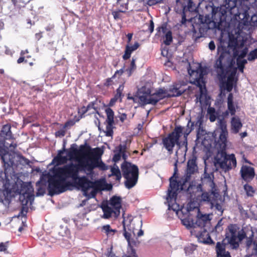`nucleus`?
I'll list each match as a JSON object with an SVG mask.
<instances>
[{"mask_svg":"<svg viewBox=\"0 0 257 257\" xmlns=\"http://www.w3.org/2000/svg\"><path fill=\"white\" fill-rule=\"evenodd\" d=\"M1 177L5 181L4 184L5 191L7 196L11 195L12 193H15L20 195V198L22 200L23 204L31 203L34 199L33 188L30 183L23 182L21 184L20 188L17 186L15 181L17 178L15 172L14 170V176L10 177L8 180L6 178L4 172L1 173Z\"/></svg>","mask_w":257,"mask_h":257,"instance_id":"2","label":"nucleus"},{"mask_svg":"<svg viewBox=\"0 0 257 257\" xmlns=\"http://www.w3.org/2000/svg\"><path fill=\"white\" fill-rule=\"evenodd\" d=\"M167 98V89L164 88H160L152 94L149 99L146 97L140 96V100L145 104L156 105L160 100Z\"/></svg>","mask_w":257,"mask_h":257,"instance_id":"14","label":"nucleus"},{"mask_svg":"<svg viewBox=\"0 0 257 257\" xmlns=\"http://www.w3.org/2000/svg\"><path fill=\"white\" fill-rule=\"evenodd\" d=\"M169 30L167 28V23H164L160 26L158 27L156 29V36H160L162 32L164 34H166Z\"/></svg>","mask_w":257,"mask_h":257,"instance_id":"45","label":"nucleus"},{"mask_svg":"<svg viewBox=\"0 0 257 257\" xmlns=\"http://www.w3.org/2000/svg\"><path fill=\"white\" fill-rule=\"evenodd\" d=\"M185 0H176V6L175 7V10L177 13L181 12L182 10H184V8H185V11L188 13L193 11L192 8L193 2L191 0L188 2L187 6H186L184 2Z\"/></svg>","mask_w":257,"mask_h":257,"instance_id":"25","label":"nucleus"},{"mask_svg":"<svg viewBox=\"0 0 257 257\" xmlns=\"http://www.w3.org/2000/svg\"><path fill=\"white\" fill-rule=\"evenodd\" d=\"M123 177L125 179L124 184L127 189L133 188L137 184L139 177L138 166L129 162H123L120 166Z\"/></svg>","mask_w":257,"mask_h":257,"instance_id":"7","label":"nucleus"},{"mask_svg":"<svg viewBox=\"0 0 257 257\" xmlns=\"http://www.w3.org/2000/svg\"><path fill=\"white\" fill-rule=\"evenodd\" d=\"M154 30V23L152 20L150 21V23L148 26V30L150 33H152Z\"/></svg>","mask_w":257,"mask_h":257,"instance_id":"62","label":"nucleus"},{"mask_svg":"<svg viewBox=\"0 0 257 257\" xmlns=\"http://www.w3.org/2000/svg\"><path fill=\"white\" fill-rule=\"evenodd\" d=\"M198 169L197 158L195 156H193L187 161L186 174L183 176L184 184H185L187 182H190L191 175L197 173ZM183 185H184V184H183Z\"/></svg>","mask_w":257,"mask_h":257,"instance_id":"15","label":"nucleus"},{"mask_svg":"<svg viewBox=\"0 0 257 257\" xmlns=\"http://www.w3.org/2000/svg\"><path fill=\"white\" fill-rule=\"evenodd\" d=\"M192 73L193 75H195V78L192 83L195 84L199 88V99L201 101L203 97L205 96L206 95L205 82L204 79V76L206 74V71L204 68L200 66L196 70L192 71Z\"/></svg>","mask_w":257,"mask_h":257,"instance_id":"11","label":"nucleus"},{"mask_svg":"<svg viewBox=\"0 0 257 257\" xmlns=\"http://www.w3.org/2000/svg\"><path fill=\"white\" fill-rule=\"evenodd\" d=\"M239 173L241 179L246 183L250 182L255 175L254 168L246 165L241 166Z\"/></svg>","mask_w":257,"mask_h":257,"instance_id":"20","label":"nucleus"},{"mask_svg":"<svg viewBox=\"0 0 257 257\" xmlns=\"http://www.w3.org/2000/svg\"><path fill=\"white\" fill-rule=\"evenodd\" d=\"M136 68V64H135V60L134 59H132L130 67L129 69H127L126 70L127 71H129L128 75L130 76L132 74V72Z\"/></svg>","mask_w":257,"mask_h":257,"instance_id":"57","label":"nucleus"},{"mask_svg":"<svg viewBox=\"0 0 257 257\" xmlns=\"http://www.w3.org/2000/svg\"><path fill=\"white\" fill-rule=\"evenodd\" d=\"M227 136L228 133H220L218 140V143L220 147H222L223 148H225L226 147Z\"/></svg>","mask_w":257,"mask_h":257,"instance_id":"39","label":"nucleus"},{"mask_svg":"<svg viewBox=\"0 0 257 257\" xmlns=\"http://www.w3.org/2000/svg\"><path fill=\"white\" fill-rule=\"evenodd\" d=\"M193 28L192 30V38L195 41H197L198 39L202 37V29L198 28V32L195 29V27L192 25Z\"/></svg>","mask_w":257,"mask_h":257,"instance_id":"42","label":"nucleus"},{"mask_svg":"<svg viewBox=\"0 0 257 257\" xmlns=\"http://www.w3.org/2000/svg\"><path fill=\"white\" fill-rule=\"evenodd\" d=\"M127 149L126 144H119L118 146L116 147L113 150L114 155L112 158V161L114 163L118 162L121 158V154Z\"/></svg>","mask_w":257,"mask_h":257,"instance_id":"28","label":"nucleus"},{"mask_svg":"<svg viewBox=\"0 0 257 257\" xmlns=\"http://www.w3.org/2000/svg\"><path fill=\"white\" fill-rule=\"evenodd\" d=\"M11 129V125L10 124H5L3 126L1 135L5 140H10L13 138Z\"/></svg>","mask_w":257,"mask_h":257,"instance_id":"32","label":"nucleus"},{"mask_svg":"<svg viewBox=\"0 0 257 257\" xmlns=\"http://www.w3.org/2000/svg\"><path fill=\"white\" fill-rule=\"evenodd\" d=\"M214 175L212 173H208L206 171L204 172L203 177L201 178V184H199L195 188L198 191H203V186H206L208 189H214L215 187V183L213 181Z\"/></svg>","mask_w":257,"mask_h":257,"instance_id":"19","label":"nucleus"},{"mask_svg":"<svg viewBox=\"0 0 257 257\" xmlns=\"http://www.w3.org/2000/svg\"><path fill=\"white\" fill-rule=\"evenodd\" d=\"M117 6L120 11L124 13L128 10V0H116Z\"/></svg>","mask_w":257,"mask_h":257,"instance_id":"38","label":"nucleus"},{"mask_svg":"<svg viewBox=\"0 0 257 257\" xmlns=\"http://www.w3.org/2000/svg\"><path fill=\"white\" fill-rule=\"evenodd\" d=\"M88 110L87 108V107L83 106L80 108V109L78 110V113L80 114L81 117H82V115H84L85 113H86Z\"/></svg>","mask_w":257,"mask_h":257,"instance_id":"60","label":"nucleus"},{"mask_svg":"<svg viewBox=\"0 0 257 257\" xmlns=\"http://www.w3.org/2000/svg\"><path fill=\"white\" fill-rule=\"evenodd\" d=\"M96 102L95 101L90 102L86 106L87 109L89 110L91 109H93L97 110V108L95 107Z\"/></svg>","mask_w":257,"mask_h":257,"instance_id":"61","label":"nucleus"},{"mask_svg":"<svg viewBox=\"0 0 257 257\" xmlns=\"http://www.w3.org/2000/svg\"><path fill=\"white\" fill-rule=\"evenodd\" d=\"M248 52V48L247 47L244 48L240 52L237 58H239L240 59H242L244 57H245L247 53Z\"/></svg>","mask_w":257,"mask_h":257,"instance_id":"55","label":"nucleus"},{"mask_svg":"<svg viewBox=\"0 0 257 257\" xmlns=\"http://www.w3.org/2000/svg\"><path fill=\"white\" fill-rule=\"evenodd\" d=\"M227 110L224 112V115H228L229 113L231 115H235L236 109L233 103V95L232 93H230L227 97Z\"/></svg>","mask_w":257,"mask_h":257,"instance_id":"29","label":"nucleus"},{"mask_svg":"<svg viewBox=\"0 0 257 257\" xmlns=\"http://www.w3.org/2000/svg\"><path fill=\"white\" fill-rule=\"evenodd\" d=\"M125 255L126 257H138L136 254L135 249H134V247L130 246H129Z\"/></svg>","mask_w":257,"mask_h":257,"instance_id":"52","label":"nucleus"},{"mask_svg":"<svg viewBox=\"0 0 257 257\" xmlns=\"http://www.w3.org/2000/svg\"><path fill=\"white\" fill-rule=\"evenodd\" d=\"M101 231L103 232L108 237H112L117 232L115 229H112L109 224L103 225L101 228Z\"/></svg>","mask_w":257,"mask_h":257,"instance_id":"34","label":"nucleus"},{"mask_svg":"<svg viewBox=\"0 0 257 257\" xmlns=\"http://www.w3.org/2000/svg\"><path fill=\"white\" fill-rule=\"evenodd\" d=\"M199 22L201 23V24L203 25H206L207 27L205 28L206 29H207L209 28V26L208 25L210 23L211 20L209 19L208 17H204L202 15H199Z\"/></svg>","mask_w":257,"mask_h":257,"instance_id":"47","label":"nucleus"},{"mask_svg":"<svg viewBox=\"0 0 257 257\" xmlns=\"http://www.w3.org/2000/svg\"><path fill=\"white\" fill-rule=\"evenodd\" d=\"M180 85L178 84H174L171 86L168 90H167V98L179 96L181 95L185 90H180Z\"/></svg>","mask_w":257,"mask_h":257,"instance_id":"27","label":"nucleus"},{"mask_svg":"<svg viewBox=\"0 0 257 257\" xmlns=\"http://www.w3.org/2000/svg\"><path fill=\"white\" fill-rule=\"evenodd\" d=\"M140 94H142V95H140V96H144L147 99H149L150 96L152 95V91L150 88H147L146 87H142L140 91Z\"/></svg>","mask_w":257,"mask_h":257,"instance_id":"44","label":"nucleus"},{"mask_svg":"<svg viewBox=\"0 0 257 257\" xmlns=\"http://www.w3.org/2000/svg\"><path fill=\"white\" fill-rule=\"evenodd\" d=\"M209 189V192H203L201 194V199L204 201L211 202L213 200V196H215L214 189Z\"/></svg>","mask_w":257,"mask_h":257,"instance_id":"33","label":"nucleus"},{"mask_svg":"<svg viewBox=\"0 0 257 257\" xmlns=\"http://www.w3.org/2000/svg\"><path fill=\"white\" fill-rule=\"evenodd\" d=\"M253 232H251V234L248 237H247L246 236L245 237H246V246L248 249H249L251 245H253Z\"/></svg>","mask_w":257,"mask_h":257,"instance_id":"51","label":"nucleus"},{"mask_svg":"<svg viewBox=\"0 0 257 257\" xmlns=\"http://www.w3.org/2000/svg\"><path fill=\"white\" fill-rule=\"evenodd\" d=\"M76 146L75 144L72 145L67 152L70 159H75L78 162V160L92 161L95 159L99 165L106 166L101 159L103 151L100 148H91L87 143L80 145L79 149L76 148Z\"/></svg>","mask_w":257,"mask_h":257,"instance_id":"3","label":"nucleus"},{"mask_svg":"<svg viewBox=\"0 0 257 257\" xmlns=\"http://www.w3.org/2000/svg\"><path fill=\"white\" fill-rule=\"evenodd\" d=\"M58 172L54 168L52 172L53 175L48 178V190L49 194L51 196L65 192L72 185L71 182L67 181L62 175L58 174Z\"/></svg>","mask_w":257,"mask_h":257,"instance_id":"6","label":"nucleus"},{"mask_svg":"<svg viewBox=\"0 0 257 257\" xmlns=\"http://www.w3.org/2000/svg\"><path fill=\"white\" fill-rule=\"evenodd\" d=\"M190 122V120L189 121L188 124H187V128H186L185 130H184V127L183 128V133L182 135H183V137L184 138V141L183 142V145H185L186 147L187 145V137L189 135V134L191 132L192 129L189 128V123Z\"/></svg>","mask_w":257,"mask_h":257,"instance_id":"43","label":"nucleus"},{"mask_svg":"<svg viewBox=\"0 0 257 257\" xmlns=\"http://www.w3.org/2000/svg\"><path fill=\"white\" fill-rule=\"evenodd\" d=\"M209 215L203 214L198 209V213L196 216V220L194 222V229H201L204 228H210L211 222Z\"/></svg>","mask_w":257,"mask_h":257,"instance_id":"16","label":"nucleus"},{"mask_svg":"<svg viewBox=\"0 0 257 257\" xmlns=\"http://www.w3.org/2000/svg\"><path fill=\"white\" fill-rule=\"evenodd\" d=\"M107 118L105 120L107 123L106 131H104L105 136L111 137L113 135L112 126L114 124V112L110 108H107L105 109Z\"/></svg>","mask_w":257,"mask_h":257,"instance_id":"21","label":"nucleus"},{"mask_svg":"<svg viewBox=\"0 0 257 257\" xmlns=\"http://www.w3.org/2000/svg\"><path fill=\"white\" fill-rule=\"evenodd\" d=\"M101 208L103 212L104 218H109L112 216V214L115 215L114 209L109 205L107 201L102 203Z\"/></svg>","mask_w":257,"mask_h":257,"instance_id":"31","label":"nucleus"},{"mask_svg":"<svg viewBox=\"0 0 257 257\" xmlns=\"http://www.w3.org/2000/svg\"><path fill=\"white\" fill-rule=\"evenodd\" d=\"M177 163L178 161H176L174 164L173 175L169 179V189L168 190L167 198L168 201H171L172 200H175L179 190L185 191L192 196L193 193L192 190L195 188V186L191 184L190 182H187L184 184V185H183L184 184L183 177H181L179 181L177 180L178 178Z\"/></svg>","mask_w":257,"mask_h":257,"instance_id":"5","label":"nucleus"},{"mask_svg":"<svg viewBox=\"0 0 257 257\" xmlns=\"http://www.w3.org/2000/svg\"><path fill=\"white\" fill-rule=\"evenodd\" d=\"M110 206L115 210V216L117 217L120 214V210L121 208V198L119 196H113L108 202Z\"/></svg>","mask_w":257,"mask_h":257,"instance_id":"23","label":"nucleus"},{"mask_svg":"<svg viewBox=\"0 0 257 257\" xmlns=\"http://www.w3.org/2000/svg\"><path fill=\"white\" fill-rule=\"evenodd\" d=\"M45 193V189L42 187H39L37 189V192L36 193L37 196H42Z\"/></svg>","mask_w":257,"mask_h":257,"instance_id":"63","label":"nucleus"},{"mask_svg":"<svg viewBox=\"0 0 257 257\" xmlns=\"http://www.w3.org/2000/svg\"><path fill=\"white\" fill-rule=\"evenodd\" d=\"M122 13L120 11V9H118V11H113L112 12V15L113 17V18L115 20L117 21L118 20H121L122 18V15L121 13Z\"/></svg>","mask_w":257,"mask_h":257,"instance_id":"54","label":"nucleus"},{"mask_svg":"<svg viewBox=\"0 0 257 257\" xmlns=\"http://www.w3.org/2000/svg\"><path fill=\"white\" fill-rule=\"evenodd\" d=\"M216 257H231V256L229 251H226L224 253L216 254Z\"/></svg>","mask_w":257,"mask_h":257,"instance_id":"64","label":"nucleus"},{"mask_svg":"<svg viewBox=\"0 0 257 257\" xmlns=\"http://www.w3.org/2000/svg\"><path fill=\"white\" fill-rule=\"evenodd\" d=\"M184 10H185V8H184ZM182 20L181 21V23L182 25H184L186 24V22L187 21H189V20H187L186 19V13H187V12H186L185 10H182Z\"/></svg>","mask_w":257,"mask_h":257,"instance_id":"56","label":"nucleus"},{"mask_svg":"<svg viewBox=\"0 0 257 257\" xmlns=\"http://www.w3.org/2000/svg\"><path fill=\"white\" fill-rule=\"evenodd\" d=\"M221 6H225V11L230 16H236L239 15L238 12H236L237 11L238 8L236 7V2L234 0H225V4L221 5Z\"/></svg>","mask_w":257,"mask_h":257,"instance_id":"24","label":"nucleus"},{"mask_svg":"<svg viewBox=\"0 0 257 257\" xmlns=\"http://www.w3.org/2000/svg\"><path fill=\"white\" fill-rule=\"evenodd\" d=\"M246 237V233L235 224L229 225L226 229L225 238L221 242L216 243L215 251L216 254L226 252V246L227 244L230 245L233 249L239 247V243Z\"/></svg>","mask_w":257,"mask_h":257,"instance_id":"4","label":"nucleus"},{"mask_svg":"<svg viewBox=\"0 0 257 257\" xmlns=\"http://www.w3.org/2000/svg\"><path fill=\"white\" fill-rule=\"evenodd\" d=\"M58 170V174L62 175L67 180L71 179L73 181L76 180L80 172H84L88 175L93 173V170L98 168L100 170L108 169L107 166L99 165L95 159L91 160H78V163H70L62 167L55 168Z\"/></svg>","mask_w":257,"mask_h":257,"instance_id":"1","label":"nucleus"},{"mask_svg":"<svg viewBox=\"0 0 257 257\" xmlns=\"http://www.w3.org/2000/svg\"><path fill=\"white\" fill-rule=\"evenodd\" d=\"M235 74V71L231 72V74L228 76L227 78V82H226V90L228 92L232 91L233 86V81L234 79V75Z\"/></svg>","mask_w":257,"mask_h":257,"instance_id":"35","label":"nucleus"},{"mask_svg":"<svg viewBox=\"0 0 257 257\" xmlns=\"http://www.w3.org/2000/svg\"><path fill=\"white\" fill-rule=\"evenodd\" d=\"M0 157L4 166V173L7 180L8 178L14 176V160L13 156L8 152L0 146Z\"/></svg>","mask_w":257,"mask_h":257,"instance_id":"10","label":"nucleus"},{"mask_svg":"<svg viewBox=\"0 0 257 257\" xmlns=\"http://www.w3.org/2000/svg\"><path fill=\"white\" fill-rule=\"evenodd\" d=\"M75 185L81 188L82 190L86 195V192L90 188L96 187V182L89 180L86 176L78 177V179L73 182Z\"/></svg>","mask_w":257,"mask_h":257,"instance_id":"18","label":"nucleus"},{"mask_svg":"<svg viewBox=\"0 0 257 257\" xmlns=\"http://www.w3.org/2000/svg\"><path fill=\"white\" fill-rule=\"evenodd\" d=\"M183 133L182 126L180 125L176 126L173 131L168 136L163 138L162 143L164 147L168 151L169 154H172L173 152V148L175 145L180 146V138Z\"/></svg>","mask_w":257,"mask_h":257,"instance_id":"9","label":"nucleus"},{"mask_svg":"<svg viewBox=\"0 0 257 257\" xmlns=\"http://www.w3.org/2000/svg\"><path fill=\"white\" fill-rule=\"evenodd\" d=\"M209 229L201 228V229H194L192 232H194L199 242L206 244H214V241L211 239L208 231Z\"/></svg>","mask_w":257,"mask_h":257,"instance_id":"17","label":"nucleus"},{"mask_svg":"<svg viewBox=\"0 0 257 257\" xmlns=\"http://www.w3.org/2000/svg\"><path fill=\"white\" fill-rule=\"evenodd\" d=\"M225 6L219 7H213L212 10V21L215 26L219 27L222 24L226 22L227 15H229L225 11Z\"/></svg>","mask_w":257,"mask_h":257,"instance_id":"13","label":"nucleus"},{"mask_svg":"<svg viewBox=\"0 0 257 257\" xmlns=\"http://www.w3.org/2000/svg\"><path fill=\"white\" fill-rule=\"evenodd\" d=\"M110 171L111 174L109 175L108 177L115 176L116 180L119 181L121 178V175L118 166L114 165L113 167H111Z\"/></svg>","mask_w":257,"mask_h":257,"instance_id":"36","label":"nucleus"},{"mask_svg":"<svg viewBox=\"0 0 257 257\" xmlns=\"http://www.w3.org/2000/svg\"><path fill=\"white\" fill-rule=\"evenodd\" d=\"M217 52L220 53L218 58L216 60L215 64V67L218 75L221 79H224L226 77V70L225 66L223 64V60L224 59L225 55L227 53L226 48L222 46H218Z\"/></svg>","mask_w":257,"mask_h":257,"instance_id":"12","label":"nucleus"},{"mask_svg":"<svg viewBox=\"0 0 257 257\" xmlns=\"http://www.w3.org/2000/svg\"><path fill=\"white\" fill-rule=\"evenodd\" d=\"M214 164L224 172L236 167V160L234 154L227 155L225 151L219 152L214 158Z\"/></svg>","mask_w":257,"mask_h":257,"instance_id":"8","label":"nucleus"},{"mask_svg":"<svg viewBox=\"0 0 257 257\" xmlns=\"http://www.w3.org/2000/svg\"><path fill=\"white\" fill-rule=\"evenodd\" d=\"M139 47L140 44L138 42H136L133 46H130L128 45V49L131 50V52H133V51L136 50Z\"/></svg>","mask_w":257,"mask_h":257,"instance_id":"59","label":"nucleus"},{"mask_svg":"<svg viewBox=\"0 0 257 257\" xmlns=\"http://www.w3.org/2000/svg\"><path fill=\"white\" fill-rule=\"evenodd\" d=\"M230 126L231 132L236 134L239 133L240 130L242 127V123L239 116L234 115L231 118Z\"/></svg>","mask_w":257,"mask_h":257,"instance_id":"26","label":"nucleus"},{"mask_svg":"<svg viewBox=\"0 0 257 257\" xmlns=\"http://www.w3.org/2000/svg\"><path fill=\"white\" fill-rule=\"evenodd\" d=\"M173 42L172 32L168 30L164 37V43L167 46L170 45Z\"/></svg>","mask_w":257,"mask_h":257,"instance_id":"40","label":"nucleus"},{"mask_svg":"<svg viewBox=\"0 0 257 257\" xmlns=\"http://www.w3.org/2000/svg\"><path fill=\"white\" fill-rule=\"evenodd\" d=\"M65 151V146H64L63 149L59 150L57 156L54 159V160L57 161L58 164L64 163L67 161V157L62 156Z\"/></svg>","mask_w":257,"mask_h":257,"instance_id":"37","label":"nucleus"},{"mask_svg":"<svg viewBox=\"0 0 257 257\" xmlns=\"http://www.w3.org/2000/svg\"><path fill=\"white\" fill-rule=\"evenodd\" d=\"M236 63L239 70L240 72H243L244 65L247 63V60L245 59H240L239 58H237Z\"/></svg>","mask_w":257,"mask_h":257,"instance_id":"46","label":"nucleus"},{"mask_svg":"<svg viewBox=\"0 0 257 257\" xmlns=\"http://www.w3.org/2000/svg\"><path fill=\"white\" fill-rule=\"evenodd\" d=\"M124 87V84H121L119 85L118 87L116 90L114 97L110 99V104L111 105L113 104L117 101H119L120 102H122V98L124 95L123 93Z\"/></svg>","mask_w":257,"mask_h":257,"instance_id":"30","label":"nucleus"},{"mask_svg":"<svg viewBox=\"0 0 257 257\" xmlns=\"http://www.w3.org/2000/svg\"><path fill=\"white\" fill-rule=\"evenodd\" d=\"M128 49V45H126L125 46L124 54L122 56V58L125 60L130 58L131 54L132 53L131 50H130Z\"/></svg>","mask_w":257,"mask_h":257,"instance_id":"53","label":"nucleus"},{"mask_svg":"<svg viewBox=\"0 0 257 257\" xmlns=\"http://www.w3.org/2000/svg\"><path fill=\"white\" fill-rule=\"evenodd\" d=\"M183 225L187 227L193 228L194 229V221L193 220H190L189 219H184L182 220Z\"/></svg>","mask_w":257,"mask_h":257,"instance_id":"50","label":"nucleus"},{"mask_svg":"<svg viewBox=\"0 0 257 257\" xmlns=\"http://www.w3.org/2000/svg\"><path fill=\"white\" fill-rule=\"evenodd\" d=\"M243 189L246 192V194L248 197H253L255 193V190L250 185L246 183L243 185Z\"/></svg>","mask_w":257,"mask_h":257,"instance_id":"41","label":"nucleus"},{"mask_svg":"<svg viewBox=\"0 0 257 257\" xmlns=\"http://www.w3.org/2000/svg\"><path fill=\"white\" fill-rule=\"evenodd\" d=\"M147 4L150 6H154L157 4H161L162 3V0H147Z\"/></svg>","mask_w":257,"mask_h":257,"instance_id":"58","label":"nucleus"},{"mask_svg":"<svg viewBox=\"0 0 257 257\" xmlns=\"http://www.w3.org/2000/svg\"><path fill=\"white\" fill-rule=\"evenodd\" d=\"M219 123L221 132L228 133L226 121L223 119H221L219 121Z\"/></svg>","mask_w":257,"mask_h":257,"instance_id":"49","label":"nucleus"},{"mask_svg":"<svg viewBox=\"0 0 257 257\" xmlns=\"http://www.w3.org/2000/svg\"><path fill=\"white\" fill-rule=\"evenodd\" d=\"M134 224L132 222H131L129 226H128V229L130 231V232H129L126 231L125 226L123 224V235L127 241L128 246L132 247L137 246L140 243L137 237L135 238H131V232H132L134 234H135L134 229H133L132 230H131V228H132V226Z\"/></svg>","mask_w":257,"mask_h":257,"instance_id":"22","label":"nucleus"},{"mask_svg":"<svg viewBox=\"0 0 257 257\" xmlns=\"http://www.w3.org/2000/svg\"><path fill=\"white\" fill-rule=\"evenodd\" d=\"M257 59V48L251 51L247 55V60L249 61H254Z\"/></svg>","mask_w":257,"mask_h":257,"instance_id":"48","label":"nucleus"}]
</instances>
